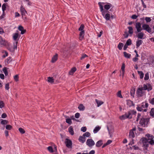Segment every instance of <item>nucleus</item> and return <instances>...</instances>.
Here are the masks:
<instances>
[{"label":"nucleus","mask_w":154,"mask_h":154,"mask_svg":"<svg viewBox=\"0 0 154 154\" xmlns=\"http://www.w3.org/2000/svg\"><path fill=\"white\" fill-rule=\"evenodd\" d=\"M149 104L148 103L144 102L141 103V106H138L137 107V109L139 111L146 112L147 109H143L144 108H147Z\"/></svg>","instance_id":"1"},{"label":"nucleus","mask_w":154,"mask_h":154,"mask_svg":"<svg viewBox=\"0 0 154 154\" xmlns=\"http://www.w3.org/2000/svg\"><path fill=\"white\" fill-rule=\"evenodd\" d=\"M145 90L144 89L143 87L138 88L136 91L138 97H140L143 96L145 94Z\"/></svg>","instance_id":"2"},{"label":"nucleus","mask_w":154,"mask_h":154,"mask_svg":"<svg viewBox=\"0 0 154 154\" xmlns=\"http://www.w3.org/2000/svg\"><path fill=\"white\" fill-rule=\"evenodd\" d=\"M149 122V119H148L141 118L140 122V124L142 126L145 127L147 125Z\"/></svg>","instance_id":"3"},{"label":"nucleus","mask_w":154,"mask_h":154,"mask_svg":"<svg viewBox=\"0 0 154 154\" xmlns=\"http://www.w3.org/2000/svg\"><path fill=\"white\" fill-rule=\"evenodd\" d=\"M102 14L104 18L107 20H108L110 19V15L107 13V10H101Z\"/></svg>","instance_id":"4"},{"label":"nucleus","mask_w":154,"mask_h":154,"mask_svg":"<svg viewBox=\"0 0 154 154\" xmlns=\"http://www.w3.org/2000/svg\"><path fill=\"white\" fill-rule=\"evenodd\" d=\"M147 137L146 138L147 139L148 141L151 144H154V141L153 140L154 137L152 135H151L149 134H147L146 135Z\"/></svg>","instance_id":"5"},{"label":"nucleus","mask_w":154,"mask_h":154,"mask_svg":"<svg viewBox=\"0 0 154 154\" xmlns=\"http://www.w3.org/2000/svg\"><path fill=\"white\" fill-rule=\"evenodd\" d=\"M86 143V144L90 147H92L95 144L94 141L91 139H88L87 140Z\"/></svg>","instance_id":"6"},{"label":"nucleus","mask_w":154,"mask_h":154,"mask_svg":"<svg viewBox=\"0 0 154 154\" xmlns=\"http://www.w3.org/2000/svg\"><path fill=\"white\" fill-rule=\"evenodd\" d=\"M142 28L143 30H146L149 33H150L151 32V28L149 27V25L147 24H143V25Z\"/></svg>","instance_id":"7"},{"label":"nucleus","mask_w":154,"mask_h":154,"mask_svg":"<svg viewBox=\"0 0 154 154\" xmlns=\"http://www.w3.org/2000/svg\"><path fill=\"white\" fill-rule=\"evenodd\" d=\"M128 117L129 119H131L132 118V116L135 115L136 114V112L134 110H130L127 113Z\"/></svg>","instance_id":"8"},{"label":"nucleus","mask_w":154,"mask_h":154,"mask_svg":"<svg viewBox=\"0 0 154 154\" xmlns=\"http://www.w3.org/2000/svg\"><path fill=\"white\" fill-rule=\"evenodd\" d=\"M135 27L137 29V32H140L142 30L141 27V25L140 23L137 22L136 23L135 25Z\"/></svg>","instance_id":"9"},{"label":"nucleus","mask_w":154,"mask_h":154,"mask_svg":"<svg viewBox=\"0 0 154 154\" xmlns=\"http://www.w3.org/2000/svg\"><path fill=\"white\" fill-rule=\"evenodd\" d=\"M143 87L144 90H147L148 91H151L152 89V86L149 84H147V85L143 84Z\"/></svg>","instance_id":"10"},{"label":"nucleus","mask_w":154,"mask_h":154,"mask_svg":"<svg viewBox=\"0 0 154 154\" xmlns=\"http://www.w3.org/2000/svg\"><path fill=\"white\" fill-rule=\"evenodd\" d=\"M66 141L65 142L66 146L68 148H71L72 143L71 141L69 139H66Z\"/></svg>","instance_id":"11"},{"label":"nucleus","mask_w":154,"mask_h":154,"mask_svg":"<svg viewBox=\"0 0 154 154\" xmlns=\"http://www.w3.org/2000/svg\"><path fill=\"white\" fill-rule=\"evenodd\" d=\"M8 43L5 40L0 36V45H6Z\"/></svg>","instance_id":"12"},{"label":"nucleus","mask_w":154,"mask_h":154,"mask_svg":"<svg viewBox=\"0 0 154 154\" xmlns=\"http://www.w3.org/2000/svg\"><path fill=\"white\" fill-rule=\"evenodd\" d=\"M136 128H134L131 130L130 131L129 134V137L131 138H133L134 137V131H136Z\"/></svg>","instance_id":"13"},{"label":"nucleus","mask_w":154,"mask_h":154,"mask_svg":"<svg viewBox=\"0 0 154 154\" xmlns=\"http://www.w3.org/2000/svg\"><path fill=\"white\" fill-rule=\"evenodd\" d=\"M142 143L144 146L147 147L149 143L146 138H143L142 139Z\"/></svg>","instance_id":"14"},{"label":"nucleus","mask_w":154,"mask_h":154,"mask_svg":"<svg viewBox=\"0 0 154 154\" xmlns=\"http://www.w3.org/2000/svg\"><path fill=\"white\" fill-rule=\"evenodd\" d=\"M136 35V37L139 39H142L144 35V33L143 32H140Z\"/></svg>","instance_id":"15"},{"label":"nucleus","mask_w":154,"mask_h":154,"mask_svg":"<svg viewBox=\"0 0 154 154\" xmlns=\"http://www.w3.org/2000/svg\"><path fill=\"white\" fill-rule=\"evenodd\" d=\"M18 29L21 31V34H24L26 32V30L24 29L23 27L21 26H19Z\"/></svg>","instance_id":"16"},{"label":"nucleus","mask_w":154,"mask_h":154,"mask_svg":"<svg viewBox=\"0 0 154 154\" xmlns=\"http://www.w3.org/2000/svg\"><path fill=\"white\" fill-rule=\"evenodd\" d=\"M65 117L66 119V122L70 125H71L72 123V122L71 120L70 119L69 117L67 116H64Z\"/></svg>","instance_id":"17"},{"label":"nucleus","mask_w":154,"mask_h":154,"mask_svg":"<svg viewBox=\"0 0 154 154\" xmlns=\"http://www.w3.org/2000/svg\"><path fill=\"white\" fill-rule=\"evenodd\" d=\"M119 118L121 120H124L127 118L129 119V117H128V115L127 113H126L124 115H122L121 116H120Z\"/></svg>","instance_id":"18"},{"label":"nucleus","mask_w":154,"mask_h":154,"mask_svg":"<svg viewBox=\"0 0 154 154\" xmlns=\"http://www.w3.org/2000/svg\"><path fill=\"white\" fill-rule=\"evenodd\" d=\"M143 41L142 40L138 39L136 42V48H138L143 43Z\"/></svg>","instance_id":"19"},{"label":"nucleus","mask_w":154,"mask_h":154,"mask_svg":"<svg viewBox=\"0 0 154 154\" xmlns=\"http://www.w3.org/2000/svg\"><path fill=\"white\" fill-rule=\"evenodd\" d=\"M127 105L130 107L132 106H134V105L133 102L130 100H127Z\"/></svg>","instance_id":"20"},{"label":"nucleus","mask_w":154,"mask_h":154,"mask_svg":"<svg viewBox=\"0 0 154 154\" xmlns=\"http://www.w3.org/2000/svg\"><path fill=\"white\" fill-rule=\"evenodd\" d=\"M58 55L57 54H56L52 57L51 62L54 63L57 59Z\"/></svg>","instance_id":"21"},{"label":"nucleus","mask_w":154,"mask_h":154,"mask_svg":"<svg viewBox=\"0 0 154 154\" xmlns=\"http://www.w3.org/2000/svg\"><path fill=\"white\" fill-rule=\"evenodd\" d=\"M112 5L110 3H108L106 5H104V7L106 10H109L112 6Z\"/></svg>","instance_id":"22"},{"label":"nucleus","mask_w":154,"mask_h":154,"mask_svg":"<svg viewBox=\"0 0 154 154\" xmlns=\"http://www.w3.org/2000/svg\"><path fill=\"white\" fill-rule=\"evenodd\" d=\"M19 35L17 33H14L13 34V38L14 40L15 41H18V39H17V38L19 37Z\"/></svg>","instance_id":"23"},{"label":"nucleus","mask_w":154,"mask_h":154,"mask_svg":"<svg viewBox=\"0 0 154 154\" xmlns=\"http://www.w3.org/2000/svg\"><path fill=\"white\" fill-rule=\"evenodd\" d=\"M85 33V31H81L80 33V37H79V39L80 40H82L84 37Z\"/></svg>","instance_id":"24"},{"label":"nucleus","mask_w":154,"mask_h":154,"mask_svg":"<svg viewBox=\"0 0 154 154\" xmlns=\"http://www.w3.org/2000/svg\"><path fill=\"white\" fill-rule=\"evenodd\" d=\"M79 141L82 143H83L85 141V138L82 136L79 137Z\"/></svg>","instance_id":"25"},{"label":"nucleus","mask_w":154,"mask_h":154,"mask_svg":"<svg viewBox=\"0 0 154 154\" xmlns=\"http://www.w3.org/2000/svg\"><path fill=\"white\" fill-rule=\"evenodd\" d=\"M76 69L75 67L72 68L69 71V74L70 75H72L74 72L76 71Z\"/></svg>","instance_id":"26"},{"label":"nucleus","mask_w":154,"mask_h":154,"mask_svg":"<svg viewBox=\"0 0 154 154\" xmlns=\"http://www.w3.org/2000/svg\"><path fill=\"white\" fill-rule=\"evenodd\" d=\"M68 131L69 133L71 135H73L74 134V132L72 126H70L68 128Z\"/></svg>","instance_id":"27"},{"label":"nucleus","mask_w":154,"mask_h":154,"mask_svg":"<svg viewBox=\"0 0 154 154\" xmlns=\"http://www.w3.org/2000/svg\"><path fill=\"white\" fill-rule=\"evenodd\" d=\"M102 144V140H100L97 142L96 146L97 147H99Z\"/></svg>","instance_id":"28"},{"label":"nucleus","mask_w":154,"mask_h":154,"mask_svg":"<svg viewBox=\"0 0 154 154\" xmlns=\"http://www.w3.org/2000/svg\"><path fill=\"white\" fill-rule=\"evenodd\" d=\"M78 108L80 111H83L85 109V107L82 104H81L79 105Z\"/></svg>","instance_id":"29"},{"label":"nucleus","mask_w":154,"mask_h":154,"mask_svg":"<svg viewBox=\"0 0 154 154\" xmlns=\"http://www.w3.org/2000/svg\"><path fill=\"white\" fill-rule=\"evenodd\" d=\"M95 101L97 104L98 107H99L103 103V102L102 101L99 100L97 99H96Z\"/></svg>","instance_id":"30"},{"label":"nucleus","mask_w":154,"mask_h":154,"mask_svg":"<svg viewBox=\"0 0 154 154\" xmlns=\"http://www.w3.org/2000/svg\"><path fill=\"white\" fill-rule=\"evenodd\" d=\"M105 3L99 2L98 3V5L100 7V10H103V7L104 6Z\"/></svg>","instance_id":"31"},{"label":"nucleus","mask_w":154,"mask_h":154,"mask_svg":"<svg viewBox=\"0 0 154 154\" xmlns=\"http://www.w3.org/2000/svg\"><path fill=\"white\" fill-rule=\"evenodd\" d=\"M2 53H4L5 54L2 56V57L3 58H5L6 57H7L8 55V52L5 50L2 51Z\"/></svg>","instance_id":"32"},{"label":"nucleus","mask_w":154,"mask_h":154,"mask_svg":"<svg viewBox=\"0 0 154 154\" xmlns=\"http://www.w3.org/2000/svg\"><path fill=\"white\" fill-rule=\"evenodd\" d=\"M125 65L124 63H123L122 64V65L121 67V69L122 70V75H123L124 74L125 72Z\"/></svg>","instance_id":"33"},{"label":"nucleus","mask_w":154,"mask_h":154,"mask_svg":"<svg viewBox=\"0 0 154 154\" xmlns=\"http://www.w3.org/2000/svg\"><path fill=\"white\" fill-rule=\"evenodd\" d=\"M137 72L138 74L139 75L140 78L141 79H142L143 78L144 76V74L143 72L141 71H137Z\"/></svg>","instance_id":"34"},{"label":"nucleus","mask_w":154,"mask_h":154,"mask_svg":"<svg viewBox=\"0 0 154 154\" xmlns=\"http://www.w3.org/2000/svg\"><path fill=\"white\" fill-rule=\"evenodd\" d=\"M54 79L53 77H48V81L51 83H53L54 82Z\"/></svg>","instance_id":"35"},{"label":"nucleus","mask_w":154,"mask_h":154,"mask_svg":"<svg viewBox=\"0 0 154 154\" xmlns=\"http://www.w3.org/2000/svg\"><path fill=\"white\" fill-rule=\"evenodd\" d=\"M124 54L125 57L128 58H130L131 56V54L127 53L126 52H124Z\"/></svg>","instance_id":"36"},{"label":"nucleus","mask_w":154,"mask_h":154,"mask_svg":"<svg viewBox=\"0 0 154 154\" xmlns=\"http://www.w3.org/2000/svg\"><path fill=\"white\" fill-rule=\"evenodd\" d=\"M100 129V128L99 126H97L93 130V132L94 133H97Z\"/></svg>","instance_id":"37"},{"label":"nucleus","mask_w":154,"mask_h":154,"mask_svg":"<svg viewBox=\"0 0 154 154\" xmlns=\"http://www.w3.org/2000/svg\"><path fill=\"white\" fill-rule=\"evenodd\" d=\"M129 29L128 32L130 34H132L133 33V29L132 27L129 26L128 27Z\"/></svg>","instance_id":"38"},{"label":"nucleus","mask_w":154,"mask_h":154,"mask_svg":"<svg viewBox=\"0 0 154 154\" xmlns=\"http://www.w3.org/2000/svg\"><path fill=\"white\" fill-rule=\"evenodd\" d=\"M3 71L6 76H7L8 75V72L6 67H4L3 69Z\"/></svg>","instance_id":"39"},{"label":"nucleus","mask_w":154,"mask_h":154,"mask_svg":"<svg viewBox=\"0 0 154 154\" xmlns=\"http://www.w3.org/2000/svg\"><path fill=\"white\" fill-rule=\"evenodd\" d=\"M91 135L90 133L88 132H87L85 133L83 135L84 137H89Z\"/></svg>","instance_id":"40"},{"label":"nucleus","mask_w":154,"mask_h":154,"mask_svg":"<svg viewBox=\"0 0 154 154\" xmlns=\"http://www.w3.org/2000/svg\"><path fill=\"white\" fill-rule=\"evenodd\" d=\"M149 103L152 105H154V97L149 100Z\"/></svg>","instance_id":"41"},{"label":"nucleus","mask_w":154,"mask_h":154,"mask_svg":"<svg viewBox=\"0 0 154 154\" xmlns=\"http://www.w3.org/2000/svg\"><path fill=\"white\" fill-rule=\"evenodd\" d=\"M123 46V44L122 43H120L118 46V48L119 50H121L122 49Z\"/></svg>","instance_id":"42"},{"label":"nucleus","mask_w":154,"mask_h":154,"mask_svg":"<svg viewBox=\"0 0 154 154\" xmlns=\"http://www.w3.org/2000/svg\"><path fill=\"white\" fill-rule=\"evenodd\" d=\"M149 79V74L148 72H147L145 74L144 79L145 80H147Z\"/></svg>","instance_id":"43"},{"label":"nucleus","mask_w":154,"mask_h":154,"mask_svg":"<svg viewBox=\"0 0 154 154\" xmlns=\"http://www.w3.org/2000/svg\"><path fill=\"white\" fill-rule=\"evenodd\" d=\"M1 124L2 125H6L8 123V121L6 120H2L1 121Z\"/></svg>","instance_id":"44"},{"label":"nucleus","mask_w":154,"mask_h":154,"mask_svg":"<svg viewBox=\"0 0 154 154\" xmlns=\"http://www.w3.org/2000/svg\"><path fill=\"white\" fill-rule=\"evenodd\" d=\"M84 28V25L83 24H82L80 27L79 28V30L80 31H84L83 30Z\"/></svg>","instance_id":"45"},{"label":"nucleus","mask_w":154,"mask_h":154,"mask_svg":"<svg viewBox=\"0 0 154 154\" xmlns=\"http://www.w3.org/2000/svg\"><path fill=\"white\" fill-rule=\"evenodd\" d=\"M117 96L118 97L120 98H123V97L121 94V91H119L118 92L117 94Z\"/></svg>","instance_id":"46"},{"label":"nucleus","mask_w":154,"mask_h":154,"mask_svg":"<svg viewBox=\"0 0 154 154\" xmlns=\"http://www.w3.org/2000/svg\"><path fill=\"white\" fill-rule=\"evenodd\" d=\"M150 115L153 117H154V108L151 109L150 112Z\"/></svg>","instance_id":"47"},{"label":"nucleus","mask_w":154,"mask_h":154,"mask_svg":"<svg viewBox=\"0 0 154 154\" xmlns=\"http://www.w3.org/2000/svg\"><path fill=\"white\" fill-rule=\"evenodd\" d=\"M19 131L22 134H24L25 133V131L24 130L21 128H19Z\"/></svg>","instance_id":"48"},{"label":"nucleus","mask_w":154,"mask_h":154,"mask_svg":"<svg viewBox=\"0 0 154 154\" xmlns=\"http://www.w3.org/2000/svg\"><path fill=\"white\" fill-rule=\"evenodd\" d=\"M6 129L8 130H11L12 128V126L10 125H7L5 127Z\"/></svg>","instance_id":"49"},{"label":"nucleus","mask_w":154,"mask_h":154,"mask_svg":"<svg viewBox=\"0 0 154 154\" xmlns=\"http://www.w3.org/2000/svg\"><path fill=\"white\" fill-rule=\"evenodd\" d=\"M5 106V104L2 101H0V108H2Z\"/></svg>","instance_id":"50"},{"label":"nucleus","mask_w":154,"mask_h":154,"mask_svg":"<svg viewBox=\"0 0 154 154\" xmlns=\"http://www.w3.org/2000/svg\"><path fill=\"white\" fill-rule=\"evenodd\" d=\"M126 44L128 45H130L131 44V40L130 39H128L127 41Z\"/></svg>","instance_id":"51"},{"label":"nucleus","mask_w":154,"mask_h":154,"mask_svg":"<svg viewBox=\"0 0 154 154\" xmlns=\"http://www.w3.org/2000/svg\"><path fill=\"white\" fill-rule=\"evenodd\" d=\"M21 12L22 16L25 15L27 14L26 10H21Z\"/></svg>","instance_id":"52"},{"label":"nucleus","mask_w":154,"mask_h":154,"mask_svg":"<svg viewBox=\"0 0 154 154\" xmlns=\"http://www.w3.org/2000/svg\"><path fill=\"white\" fill-rule=\"evenodd\" d=\"M14 79L15 81H18L19 80V77L18 75H17L14 76Z\"/></svg>","instance_id":"53"},{"label":"nucleus","mask_w":154,"mask_h":154,"mask_svg":"<svg viewBox=\"0 0 154 154\" xmlns=\"http://www.w3.org/2000/svg\"><path fill=\"white\" fill-rule=\"evenodd\" d=\"M81 131L83 132H85L87 130V128L86 127H82L81 128Z\"/></svg>","instance_id":"54"},{"label":"nucleus","mask_w":154,"mask_h":154,"mask_svg":"<svg viewBox=\"0 0 154 154\" xmlns=\"http://www.w3.org/2000/svg\"><path fill=\"white\" fill-rule=\"evenodd\" d=\"M48 149L50 152H53V148L51 146H49L48 147Z\"/></svg>","instance_id":"55"},{"label":"nucleus","mask_w":154,"mask_h":154,"mask_svg":"<svg viewBox=\"0 0 154 154\" xmlns=\"http://www.w3.org/2000/svg\"><path fill=\"white\" fill-rule=\"evenodd\" d=\"M9 83H8L5 84V89L6 90H8L9 89Z\"/></svg>","instance_id":"56"},{"label":"nucleus","mask_w":154,"mask_h":154,"mask_svg":"<svg viewBox=\"0 0 154 154\" xmlns=\"http://www.w3.org/2000/svg\"><path fill=\"white\" fill-rule=\"evenodd\" d=\"M7 5V3H4L3 4L2 6V10H5Z\"/></svg>","instance_id":"57"},{"label":"nucleus","mask_w":154,"mask_h":154,"mask_svg":"<svg viewBox=\"0 0 154 154\" xmlns=\"http://www.w3.org/2000/svg\"><path fill=\"white\" fill-rule=\"evenodd\" d=\"M145 20L147 22H150L151 20L150 17H146L145 18Z\"/></svg>","instance_id":"58"},{"label":"nucleus","mask_w":154,"mask_h":154,"mask_svg":"<svg viewBox=\"0 0 154 154\" xmlns=\"http://www.w3.org/2000/svg\"><path fill=\"white\" fill-rule=\"evenodd\" d=\"M11 57H8L6 60V61L7 62V63H8L11 61Z\"/></svg>","instance_id":"59"},{"label":"nucleus","mask_w":154,"mask_h":154,"mask_svg":"<svg viewBox=\"0 0 154 154\" xmlns=\"http://www.w3.org/2000/svg\"><path fill=\"white\" fill-rule=\"evenodd\" d=\"M141 117V114L140 113H138L137 114V119L136 121H138L139 119H141L140 118Z\"/></svg>","instance_id":"60"},{"label":"nucleus","mask_w":154,"mask_h":154,"mask_svg":"<svg viewBox=\"0 0 154 154\" xmlns=\"http://www.w3.org/2000/svg\"><path fill=\"white\" fill-rule=\"evenodd\" d=\"M87 57H88V56L87 55L85 54H83L80 59L81 60H82Z\"/></svg>","instance_id":"61"},{"label":"nucleus","mask_w":154,"mask_h":154,"mask_svg":"<svg viewBox=\"0 0 154 154\" xmlns=\"http://www.w3.org/2000/svg\"><path fill=\"white\" fill-rule=\"evenodd\" d=\"M80 116V114L79 113H76L75 114V118L77 119H78L79 117Z\"/></svg>","instance_id":"62"},{"label":"nucleus","mask_w":154,"mask_h":154,"mask_svg":"<svg viewBox=\"0 0 154 154\" xmlns=\"http://www.w3.org/2000/svg\"><path fill=\"white\" fill-rule=\"evenodd\" d=\"M18 42H16L15 43H14V49H17V45Z\"/></svg>","instance_id":"63"},{"label":"nucleus","mask_w":154,"mask_h":154,"mask_svg":"<svg viewBox=\"0 0 154 154\" xmlns=\"http://www.w3.org/2000/svg\"><path fill=\"white\" fill-rule=\"evenodd\" d=\"M7 116V114L5 113H3L2 115V118H5Z\"/></svg>","instance_id":"64"}]
</instances>
